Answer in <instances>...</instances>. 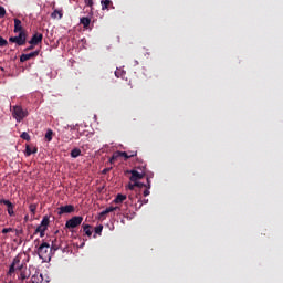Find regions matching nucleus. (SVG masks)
Segmentation results:
<instances>
[{
    "mask_svg": "<svg viewBox=\"0 0 283 283\" xmlns=\"http://www.w3.org/2000/svg\"><path fill=\"white\" fill-rule=\"evenodd\" d=\"M38 255L40 260H43V262H48L52 260V252L50 250V243L42 242L40 247L38 248Z\"/></svg>",
    "mask_w": 283,
    "mask_h": 283,
    "instance_id": "nucleus-1",
    "label": "nucleus"
},
{
    "mask_svg": "<svg viewBox=\"0 0 283 283\" xmlns=\"http://www.w3.org/2000/svg\"><path fill=\"white\" fill-rule=\"evenodd\" d=\"M13 118L17 120V123H22L24 118H28L29 114L28 109H23V106L15 105L11 109Z\"/></svg>",
    "mask_w": 283,
    "mask_h": 283,
    "instance_id": "nucleus-2",
    "label": "nucleus"
},
{
    "mask_svg": "<svg viewBox=\"0 0 283 283\" xmlns=\"http://www.w3.org/2000/svg\"><path fill=\"white\" fill-rule=\"evenodd\" d=\"M10 43H15L17 45H24L28 41V33L25 31L20 32L17 36L9 38Z\"/></svg>",
    "mask_w": 283,
    "mask_h": 283,
    "instance_id": "nucleus-3",
    "label": "nucleus"
},
{
    "mask_svg": "<svg viewBox=\"0 0 283 283\" xmlns=\"http://www.w3.org/2000/svg\"><path fill=\"white\" fill-rule=\"evenodd\" d=\"M82 223H83V217L75 216L66 221L65 229H76V227H81Z\"/></svg>",
    "mask_w": 283,
    "mask_h": 283,
    "instance_id": "nucleus-4",
    "label": "nucleus"
},
{
    "mask_svg": "<svg viewBox=\"0 0 283 283\" xmlns=\"http://www.w3.org/2000/svg\"><path fill=\"white\" fill-rule=\"evenodd\" d=\"M126 174H130V182H139L138 180H143V178H145V172H138L136 169L127 170Z\"/></svg>",
    "mask_w": 283,
    "mask_h": 283,
    "instance_id": "nucleus-5",
    "label": "nucleus"
},
{
    "mask_svg": "<svg viewBox=\"0 0 283 283\" xmlns=\"http://www.w3.org/2000/svg\"><path fill=\"white\" fill-rule=\"evenodd\" d=\"M75 208L72 205H66L57 208V216H63V213H74Z\"/></svg>",
    "mask_w": 283,
    "mask_h": 283,
    "instance_id": "nucleus-6",
    "label": "nucleus"
},
{
    "mask_svg": "<svg viewBox=\"0 0 283 283\" xmlns=\"http://www.w3.org/2000/svg\"><path fill=\"white\" fill-rule=\"evenodd\" d=\"M118 156H122V158H125V160H129V158H134V155H129L127 151H117L113 155L109 163H114Z\"/></svg>",
    "mask_w": 283,
    "mask_h": 283,
    "instance_id": "nucleus-7",
    "label": "nucleus"
},
{
    "mask_svg": "<svg viewBox=\"0 0 283 283\" xmlns=\"http://www.w3.org/2000/svg\"><path fill=\"white\" fill-rule=\"evenodd\" d=\"M17 264H19V256H15L9 266V271L7 272L8 277H12V275L17 273Z\"/></svg>",
    "mask_w": 283,
    "mask_h": 283,
    "instance_id": "nucleus-8",
    "label": "nucleus"
},
{
    "mask_svg": "<svg viewBox=\"0 0 283 283\" xmlns=\"http://www.w3.org/2000/svg\"><path fill=\"white\" fill-rule=\"evenodd\" d=\"M43 41V33H35L29 41L30 45H39Z\"/></svg>",
    "mask_w": 283,
    "mask_h": 283,
    "instance_id": "nucleus-9",
    "label": "nucleus"
},
{
    "mask_svg": "<svg viewBox=\"0 0 283 283\" xmlns=\"http://www.w3.org/2000/svg\"><path fill=\"white\" fill-rule=\"evenodd\" d=\"M120 210V207H108L106 208L105 210H103L101 213H99V220H105V217L107 216V213H112L114 211H118Z\"/></svg>",
    "mask_w": 283,
    "mask_h": 283,
    "instance_id": "nucleus-10",
    "label": "nucleus"
},
{
    "mask_svg": "<svg viewBox=\"0 0 283 283\" xmlns=\"http://www.w3.org/2000/svg\"><path fill=\"white\" fill-rule=\"evenodd\" d=\"M38 55H39V51H34L28 54H22L20 56V62L25 63V61H30V59H36Z\"/></svg>",
    "mask_w": 283,
    "mask_h": 283,
    "instance_id": "nucleus-11",
    "label": "nucleus"
},
{
    "mask_svg": "<svg viewBox=\"0 0 283 283\" xmlns=\"http://www.w3.org/2000/svg\"><path fill=\"white\" fill-rule=\"evenodd\" d=\"M13 32L17 33H21V32H25V30H23V25H21V20L19 19H14V29Z\"/></svg>",
    "mask_w": 283,
    "mask_h": 283,
    "instance_id": "nucleus-12",
    "label": "nucleus"
},
{
    "mask_svg": "<svg viewBox=\"0 0 283 283\" xmlns=\"http://www.w3.org/2000/svg\"><path fill=\"white\" fill-rule=\"evenodd\" d=\"M136 187H138L139 189H143V187H145V184L140 182V181H130L128 184V189L130 191H134V189H136Z\"/></svg>",
    "mask_w": 283,
    "mask_h": 283,
    "instance_id": "nucleus-13",
    "label": "nucleus"
},
{
    "mask_svg": "<svg viewBox=\"0 0 283 283\" xmlns=\"http://www.w3.org/2000/svg\"><path fill=\"white\" fill-rule=\"evenodd\" d=\"M27 283H43V275L34 274Z\"/></svg>",
    "mask_w": 283,
    "mask_h": 283,
    "instance_id": "nucleus-14",
    "label": "nucleus"
},
{
    "mask_svg": "<svg viewBox=\"0 0 283 283\" xmlns=\"http://www.w3.org/2000/svg\"><path fill=\"white\" fill-rule=\"evenodd\" d=\"M45 231H48V228H45L44 226H38V228L34 231V235H36V233H40V238H45Z\"/></svg>",
    "mask_w": 283,
    "mask_h": 283,
    "instance_id": "nucleus-15",
    "label": "nucleus"
},
{
    "mask_svg": "<svg viewBox=\"0 0 283 283\" xmlns=\"http://www.w3.org/2000/svg\"><path fill=\"white\" fill-rule=\"evenodd\" d=\"M30 277V271L24 268L22 271H20V274L18 275L19 280H28Z\"/></svg>",
    "mask_w": 283,
    "mask_h": 283,
    "instance_id": "nucleus-16",
    "label": "nucleus"
},
{
    "mask_svg": "<svg viewBox=\"0 0 283 283\" xmlns=\"http://www.w3.org/2000/svg\"><path fill=\"white\" fill-rule=\"evenodd\" d=\"M80 23L85 28V30H87V28H90V23H92V19L83 17L80 19Z\"/></svg>",
    "mask_w": 283,
    "mask_h": 283,
    "instance_id": "nucleus-17",
    "label": "nucleus"
},
{
    "mask_svg": "<svg viewBox=\"0 0 283 283\" xmlns=\"http://www.w3.org/2000/svg\"><path fill=\"white\" fill-rule=\"evenodd\" d=\"M143 187H146V189L144 190V196L145 198H147V196H149L150 193V189H151V179H149V177H147V184H145V186Z\"/></svg>",
    "mask_w": 283,
    "mask_h": 283,
    "instance_id": "nucleus-18",
    "label": "nucleus"
},
{
    "mask_svg": "<svg viewBox=\"0 0 283 283\" xmlns=\"http://www.w3.org/2000/svg\"><path fill=\"white\" fill-rule=\"evenodd\" d=\"M125 200H127V196L118 193L116 196V198L114 199V202H115V205H120V203L125 202Z\"/></svg>",
    "mask_w": 283,
    "mask_h": 283,
    "instance_id": "nucleus-19",
    "label": "nucleus"
},
{
    "mask_svg": "<svg viewBox=\"0 0 283 283\" xmlns=\"http://www.w3.org/2000/svg\"><path fill=\"white\" fill-rule=\"evenodd\" d=\"M51 18L53 19H63V11L62 9H55L52 13H51Z\"/></svg>",
    "mask_w": 283,
    "mask_h": 283,
    "instance_id": "nucleus-20",
    "label": "nucleus"
},
{
    "mask_svg": "<svg viewBox=\"0 0 283 283\" xmlns=\"http://www.w3.org/2000/svg\"><path fill=\"white\" fill-rule=\"evenodd\" d=\"M83 232L87 238H92V226L90 224H83Z\"/></svg>",
    "mask_w": 283,
    "mask_h": 283,
    "instance_id": "nucleus-21",
    "label": "nucleus"
},
{
    "mask_svg": "<svg viewBox=\"0 0 283 283\" xmlns=\"http://www.w3.org/2000/svg\"><path fill=\"white\" fill-rule=\"evenodd\" d=\"M109 6L114 8L112 0H102V10H109Z\"/></svg>",
    "mask_w": 283,
    "mask_h": 283,
    "instance_id": "nucleus-22",
    "label": "nucleus"
},
{
    "mask_svg": "<svg viewBox=\"0 0 283 283\" xmlns=\"http://www.w3.org/2000/svg\"><path fill=\"white\" fill-rule=\"evenodd\" d=\"M36 151H39V149H36V147H34L32 149V147H30V145H27V147H25V156H32V154H36Z\"/></svg>",
    "mask_w": 283,
    "mask_h": 283,
    "instance_id": "nucleus-23",
    "label": "nucleus"
},
{
    "mask_svg": "<svg viewBox=\"0 0 283 283\" xmlns=\"http://www.w3.org/2000/svg\"><path fill=\"white\" fill-rule=\"evenodd\" d=\"M24 269H25V264L21 263V258L18 256V264H15V271H19L20 273L21 271H24Z\"/></svg>",
    "mask_w": 283,
    "mask_h": 283,
    "instance_id": "nucleus-24",
    "label": "nucleus"
},
{
    "mask_svg": "<svg viewBox=\"0 0 283 283\" xmlns=\"http://www.w3.org/2000/svg\"><path fill=\"white\" fill-rule=\"evenodd\" d=\"M40 224L48 229V227H50V217L44 216Z\"/></svg>",
    "mask_w": 283,
    "mask_h": 283,
    "instance_id": "nucleus-25",
    "label": "nucleus"
},
{
    "mask_svg": "<svg viewBox=\"0 0 283 283\" xmlns=\"http://www.w3.org/2000/svg\"><path fill=\"white\" fill-rule=\"evenodd\" d=\"M78 156H81V148H74L71 151V158H78Z\"/></svg>",
    "mask_w": 283,
    "mask_h": 283,
    "instance_id": "nucleus-26",
    "label": "nucleus"
},
{
    "mask_svg": "<svg viewBox=\"0 0 283 283\" xmlns=\"http://www.w3.org/2000/svg\"><path fill=\"white\" fill-rule=\"evenodd\" d=\"M52 136H54V132H52V129H49L45 134V140L48 143H52Z\"/></svg>",
    "mask_w": 283,
    "mask_h": 283,
    "instance_id": "nucleus-27",
    "label": "nucleus"
},
{
    "mask_svg": "<svg viewBox=\"0 0 283 283\" xmlns=\"http://www.w3.org/2000/svg\"><path fill=\"white\" fill-rule=\"evenodd\" d=\"M0 205H6L7 209L14 206V203H11L8 199H0Z\"/></svg>",
    "mask_w": 283,
    "mask_h": 283,
    "instance_id": "nucleus-28",
    "label": "nucleus"
},
{
    "mask_svg": "<svg viewBox=\"0 0 283 283\" xmlns=\"http://www.w3.org/2000/svg\"><path fill=\"white\" fill-rule=\"evenodd\" d=\"M0 205H6L7 209L14 206V203H11L8 199H0Z\"/></svg>",
    "mask_w": 283,
    "mask_h": 283,
    "instance_id": "nucleus-29",
    "label": "nucleus"
},
{
    "mask_svg": "<svg viewBox=\"0 0 283 283\" xmlns=\"http://www.w3.org/2000/svg\"><path fill=\"white\" fill-rule=\"evenodd\" d=\"M29 210L31 211V213H32V216L34 218V216H36V205L35 203H31L29 206Z\"/></svg>",
    "mask_w": 283,
    "mask_h": 283,
    "instance_id": "nucleus-30",
    "label": "nucleus"
},
{
    "mask_svg": "<svg viewBox=\"0 0 283 283\" xmlns=\"http://www.w3.org/2000/svg\"><path fill=\"white\" fill-rule=\"evenodd\" d=\"M20 138H22V140H28V142H30V134H28L27 132H23V133L20 135Z\"/></svg>",
    "mask_w": 283,
    "mask_h": 283,
    "instance_id": "nucleus-31",
    "label": "nucleus"
},
{
    "mask_svg": "<svg viewBox=\"0 0 283 283\" xmlns=\"http://www.w3.org/2000/svg\"><path fill=\"white\" fill-rule=\"evenodd\" d=\"M6 45H8V40L3 39V38L0 35V48H6Z\"/></svg>",
    "mask_w": 283,
    "mask_h": 283,
    "instance_id": "nucleus-32",
    "label": "nucleus"
},
{
    "mask_svg": "<svg viewBox=\"0 0 283 283\" xmlns=\"http://www.w3.org/2000/svg\"><path fill=\"white\" fill-rule=\"evenodd\" d=\"M95 233H96L97 235H101V233H103V224H99V226H97V227L95 228Z\"/></svg>",
    "mask_w": 283,
    "mask_h": 283,
    "instance_id": "nucleus-33",
    "label": "nucleus"
},
{
    "mask_svg": "<svg viewBox=\"0 0 283 283\" xmlns=\"http://www.w3.org/2000/svg\"><path fill=\"white\" fill-rule=\"evenodd\" d=\"M7 211H8L9 216H11V217L14 216V205L9 207V208H7Z\"/></svg>",
    "mask_w": 283,
    "mask_h": 283,
    "instance_id": "nucleus-34",
    "label": "nucleus"
},
{
    "mask_svg": "<svg viewBox=\"0 0 283 283\" xmlns=\"http://www.w3.org/2000/svg\"><path fill=\"white\" fill-rule=\"evenodd\" d=\"M12 232H14V228H3L2 229V233H12Z\"/></svg>",
    "mask_w": 283,
    "mask_h": 283,
    "instance_id": "nucleus-35",
    "label": "nucleus"
},
{
    "mask_svg": "<svg viewBox=\"0 0 283 283\" xmlns=\"http://www.w3.org/2000/svg\"><path fill=\"white\" fill-rule=\"evenodd\" d=\"M6 17V8L0 7V18L3 19Z\"/></svg>",
    "mask_w": 283,
    "mask_h": 283,
    "instance_id": "nucleus-36",
    "label": "nucleus"
},
{
    "mask_svg": "<svg viewBox=\"0 0 283 283\" xmlns=\"http://www.w3.org/2000/svg\"><path fill=\"white\" fill-rule=\"evenodd\" d=\"M86 6H88V8H92L94 6V1L93 0H84Z\"/></svg>",
    "mask_w": 283,
    "mask_h": 283,
    "instance_id": "nucleus-37",
    "label": "nucleus"
},
{
    "mask_svg": "<svg viewBox=\"0 0 283 283\" xmlns=\"http://www.w3.org/2000/svg\"><path fill=\"white\" fill-rule=\"evenodd\" d=\"M17 238H19L21 235V233H23V230H18V229H13Z\"/></svg>",
    "mask_w": 283,
    "mask_h": 283,
    "instance_id": "nucleus-38",
    "label": "nucleus"
},
{
    "mask_svg": "<svg viewBox=\"0 0 283 283\" xmlns=\"http://www.w3.org/2000/svg\"><path fill=\"white\" fill-rule=\"evenodd\" d=\"M51 252L52 251H59V245H56L55 243L52 244V247H50Z\"/></svg>",
    "mask_w": 283,
    "mask_h": 283,
    "instance_id": "nucleus-39",
    "label": "nucleus"
},
{
    "mask_svg": "<svg viewBox=\"0 0 283 283\" xmlns=\"http://www.w3.org/2000/svg\"><path fill=\"white\" fill-rule=\"evenodd\" d=\"M109 171H112V167H109V168H104L103 170H102V174H109Z\"/></svg>",
    "mask_w": 283,
    "mask_h": 283,
    "instance_id": "nucleus-40",
    "label": "nucleus"
},
{
    "mask_svg": "<svg viewBox=\"0 0 283 283\" xmlns=\"http://www.w3.org/2000/svg\"><path fill=\"white\" fill-rule=\"evenodd\" d=\"M30 50H34V45H30V46H28L27 49H24V52H30Z\"/></svg>",
    "mask_w": 283,
    "mask_h": 283,
    "instance_id": "nucleus-41",
    "label": "nucleus"
},
{
    "mask_svg": "<svg viewBox=\"0 0 283 283\" xmlns=\"http://www.w3.org/2000/svg\"><path fill=\"white\" fill-rule=\"evenodd\" d=\"M132 155H133V157L136 156L137 151H128V156H132Z\"/></svg>",
    "mask_w": 283,
    "mask_h": 283,
    "instance_id": "nucleus-42",
    "label": "nucleus"
},
{
    "mask_svg": "<svg viewBox=\"0 0 283 283\" xmlns=\"http://www.w3.org/2000/svg\"><path fill=\"white\" fill-rule=\"evenodd\" d=\"M25 282V280H21V279H19L18 277V280L15 281V283H24Z\"/></svg>",
    "mask_w": 283,
    "mask_h": 283,
    "instance_id": "nucleus-43",
    "label": "nucleus"
},
{
    "mask_svg": "<svg viewBox=\"0 0 283 283\" xmlns=\"http://www.w3.org/2000/svg\"><path fill=\"white\" fill-rule=\"evenodd\" d=\"M28 220H30V216L27 214V216L24 217V222H28Z\"/></svg>",
    "mask_w": 283,
    "mask_h": 283,
    "instance_id": "nucleus-44",
    "label": "nucleus"
},
{
    "mask_svg": "<svg viewBox=\"0 0 283 283\" xmlns=\"http://www.w3.org/2000/svg\"><path fill=\"white\" fill-rule=\"evenodd\" d=\"M149 202V199L144 200V205H147Z\"/></svg>",
    "mask_w": 283,
    "mask_h": 283,
    "instance_id": "nucleus-45",
    "label": "nucleus"
}]
</instances>
